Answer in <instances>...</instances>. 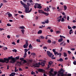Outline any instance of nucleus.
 Returning a JSON list of instances; mask_svg holds the SVG:
<instances>
[{"label":"nucleus","mask_w":76,"mask_h":76,"mask_svg":"<svg viewBox=\"0 0 76 76\" xmlns=\"http://www.w3.org/2000/svg\"><path fill=\"white\" fill-rule=\"evenodd\" d=\"M8 58H4V60L2 59H0V62L4 63L6 62V61H9V60H11L10 61V63L12 64L15 63V59L14 58H13L12 56H11L10 57H8Z\"/></svg>","instance_id":"1"},{"label":"nucleus","mask_w":76,"mask_h":76,"mask_svg":"<svg viewBox=\"0 0 76 76\" xmlns=\"http://www.w3.org/2000/svg\"><path fill=\"white\" fill-rule=\"evenodd\" d=\"M65 70H64L62 68H61V69L58 71V76H71V74H68L67 75L66 74H64V73Z\"/></svg>","instance_id":"2"},{"label":"nucleus","mask_w":76,"mask_h":76,"mask_svg":"<svg viewBox=\"0 0 76 76\" xmlns=\"http://www.w3.org/2000/svg\"><path fill=\"white\" fill-rule=\"evenodd\" d=\"M20 4H22L23 5V6L25 8V12H27L29 10V7H28L27 5H26L23 2H22V1H20Z\"/></svg>","instance_id":"3"},{"label":"nucleus","mask_w":76,"mask_h":76,"mask_svg":"<svg viewBox=\"0 0 76 76\" xmlns=\"http://www.w3.org/2000/svg\"><path fill=\"white\" fill-rule=\"evenodd\" d=\"M41 65V63L40 62H39L38 63H36L35 64H34L33 65V66H34L35 67H37L38 68H39V66Z\"/></svg>","instance_id":"4"},{"label":"nucleus","mask_w":76,"mask_h":76,"mask_svg":"<svg viewBox=\"0 0 76 76\" xmlns=\"http://www.w3.org/2000/svg\"><path fill=\"white\" fill-rule=\"evenodd\" d=\"M28 45V41L27 40H26V44H25L23 46V48H27Z\"/></svg>","instance_id":"5"},{"label":"nucleus","mask_w":76,"mask_h":76,"mask_svg":"<svg viewBox=\"0 0 76 76\" xmlns=\"http://www.w3.org/2000/svg\"><path fill=\"white\" fill-rule=\"evenodd\" d=\"M47 54L48 55V56L50 57V58H52V53H51L50 51H47Z\"/></svg>","instance_id":"6"},{"label":"nucleus","mask_w":76,"mask_h":76,"mask_svg":"<svg viewBox=\"0 0 76 76\" xmlns=\"http://www.w3.org/2000/svg\"><path fill=\"white\" fill-rule=\"evenodd\" d=\"M36 5L37 6V8L39 9H41L42 8V6H41V4H37Z\"/></svg>","instance_id":"7"},{"label":"nucleus","mask_w":76,"mask_h":76,"mask_svg":"<svg viewBox=\"0 0 76 76\" xmlns=\"http://www.w3.org/2000/svg\"><path fill=\"white\" fill-rule=\"evenodd\" d=\"M53 63V62H52V61H50L49 62L48 64L49 65H48V68H50V67L51 65Z\"/></svg>","instance_id":"8"},{"label":"nucleus","mask_w":76,"mask_h":76,"mask_svg":"<svg viewBox=\"0 0 76 76\" xmlns=\"http://www.w3.org/2000/svg\"><path fill=\"white\" fill-rule=\"evenodd\" d=\"M38 12H39V13L43 14V13H44L45 12L42 10H38Z\"/></svg>","instance_id":"9"},{"label":"nucleus","mask_w":76,"mask_h":76,"mask_svg":"<svg viewBox=\"0 0 76 76\" xmlns=\"http://www.w3.org/2000/svg\"><path fill=\"white\" fill-rule=\"evenodd\" d=\"M39 72H45V71L44 69H39Z\"/></svg>","instance_id":"10"},{"label":"nucleus","mask_w":76,"mask_h":76,"mask_svg":"<svg viewBox=\"0 0 76 76\" xmlns=\"http://www.w3.org/2000/svg\"><path fill=\"white\" fill-rule=\"evenodd\" d=\"M54 54L55 56H57V55L58 56L59 55V53L57 52H54Z\"/></svg>","instance_id":"11"},{"label":"nucleus","mask_w":76,"mask_h":76,"mask_svg":"<svg viewBox=\"0 0 76 76\" xmlns=\"http://www.w3.org/2000/svg\"><path fill=\"white\" fill-rule=\"evenodd\" d=\"M54 74H53V73H52V74H50V75H51V76H55V75H56L57 73V72L55 71L54 72Z\"/></svg>","instance_id":"12"},{"label":"nucleus","mask_w":76,"mask_h":76,"mask_svg":"<svg viewBox=\"0 0 76 76\" xmlns=\"http://www.w3.org/2000/svg\"><path fill=\"white\" fill-rule=\"evenodd\" d=\"M63 40V39L61 38L59 39L58 41V42H62Z\"/></svg>","instance_id":"13"},{"label":"nucleus","mask_w":76,"mask_h":76,"mask_svg":"<svg viewBox=\"0 0 76 76\" xmlns=\"http://www.w3.org/2000/svg\"><path fill=\"white\" fill-rule=\"evenodd\" d=\"M10 13L9 12H7V14H8V17H11L12 16V15L11 13Z\"/></svg>","instance_id":"14"},{"label":"nucleus","mask_w":76,"mask_h":76,"mask_svg":"<svg viewBox=\"0 0 76 76\" xmlns=\"http://www.w3.org/2000/svg\"><path fill=\"white\" fill-rule=\"evenodd\" d=\"M43 14H45V15L46 16H48L49 15V14L48 12H43Z\"/></svg>","instance_id":"15"},{"label":"nucleus","mask_w":76,"mask_h":76,"mask_svg":"<svg viewBox=\"0 0 76 76\" xmlns=\"http://www.w3.org/2000/svg\"><path fill=\"white\" fill-rule=\"evenodd\" d=\"M32 60H28V64L31 63L32 62Z\"/></svg>","instance_id":"16"},{"label":"nucleus","mask_w":76,"mask_h":76,"mask_svg":"<svg viewBox=\"0 0 76 76\" xmlns=\"http://www.w3.org/2000/svg\"><path fill=\"white\" fill-rule=\"evenodd\" d=\"M19 56H18V57L17 56L15 58V62L16 60H18L19 59Z\"/></svg>","instance_id":"17"},{"label":"nucleus","mask_w":76,"mask_h":76,"mask_svg":"<svg viewBox=\"0 0 76 76\" xmlns=\"http://www.w3.org/2000/svg\"><path fill=\"white\" fill-rule=\"evenodd\" d=\"M53 72V69H51L50 70V72H49L50 74V75H52V73Z\"/></svg>","instance_id":"18"},{"label":"nucleus","mask_w":76,"mask_h":76,"mask_svg":"<svg viewBox=\"0 0 76 76\" xmlns=\"http://www.w3.org/2000/svg\"><path fill=\"white\" fill-rule=\"evenodd\" d=\"M42 30H40L38 31V34H40L42 33Z\"/></svg>","instance_id":"19"},{"label":"nucleus","mask_w":76,"mask_h":76,"mask_svg":"<svg viewBox=\"0 0 76 76\" xmlns=\"http://www.w3.org/2000/svg\"><path fill=\"white\" fill-rule=\"evenodd\" d=\"M32 8H31V9H30V10L27 11H26V13H30V12H31V11H32Z\"/></svg>","instance_id":"20"},{"label":"nucleus","mask_w":76,"mask_h":76,"mask_svg":"<svg viewBox=\"0 0 76 76\" xmlns=\"http://www.w3.org/2000/svg\"><path fill=\"white\" fill-rule=\"evenodd\" d=\"M40 38H41V39H44L45 37H44L43 35H41L40 36Z\"/></svg>","instance_id":"21"},{"label":"nucleus","mask_w":76,"mask_h":76,"mask_svg":"<svg viewBox=\"0 0 76 76\" xmlns=\"http://www.w3.org/2000/svg\"><path fill=\"white\" fill-rule=\"evenodd\" d=\"M29 48L31 49L32 48V45H31V44H30V45L28 46Z\"/></svg>","instance_id":"22"},{"label":"nucleus","mask_w":76,"mask_h":76,"mask_svg":"<svg viewBox=\"0 0 76 76\" xmlns=\"http://www.w3.org/2000/svg\"><path fill=\"white\" fill-rule=\"evenodd\" d=\"M47 42L48 43H50L51 42V41L50 39H48V40Z\"/></svg>","instance_id":"23"},{"label":"nucleus","mask_w":76,"mask_h":76,"mask_svg":"<svg viewBox=\"0 0 76 76\" xmlns=\"http://www.w3.org/2000/svg\"><path fill=\"white\" fill-rule=\"evenodd\" d=\"M64 56L65 57L67 56V55L66 53H64Z\"/></svg>","instance_id":"24"},{"label":"nucleus","mask_w":76,"mask_h":76,"mask_svg":"<svg viewBox=\"0 0 76 76\" xmlns=\"http://www.w3.org/2000/svg\"><path fill=\"white\" fill-rule=\"evenodd\" d=\"M58 61H63V59L62 58H60L58 60Z\"/></svg>","instance_id":"25"},{"label":"nucleus","mask_w":76,"mask_h":76,"mask_svg":"<svg viewBox=\"0 0 76 76\" xmlns=\"http://www.w3.org/2000/svg\"><path fill=\"white\" fill-rule=\"evenodd\" d=\"M21 32H22V33L23 34H24V32H25V30H24V29H22L21 30Z\"/></svg>","instance_id":"26"},{"label":"nucleus","mask_w":76,"mask_h":76,"mask_svg":"<svg viewBox=\"0 0 76 76\" xmlns=\"http://www.w3.org/2000/svg\"><path fill=\"white\" fill-rule=\"evenodd\" d=\"M67 6H66V5L64 6V10H67Z\"/></svg>","instance_id":"27"},{"label":"nucleus","mask_w":76,"mask_h":76,"mask_svg":"<svg viewBox=\"0 0 76 76\" xmlns=\"http://www.w3.org/2000/svg\"><path fill=\"white\" fill-rule=\"evenodd\" d=\"M30 2L31 5H33V2L32 1V0H30Z\"/></svg>","instance_id":"28"},{"label":"nucleus","mask_w":76,"mask_h":76,"mask_svg":"<svg viewBox=\"0 0 76 76\" xmlns=\"http://www.w3.org/2000/svg\"><path fill=\"white\" fill-rule=\"evenodd\" d=\"M23 64H26V63H27V61L26 60H24L23 61Z\"/></svg>","instance_id":"29"},{"label":"nucleus","mask_w":76,"mask_h":76,"mask_svg":"<svg viewBox=\"0 0 76 76\" xmlns=\"http://www.w3.org/2000/svg\"><path fill=\"white\" fill-rule=\"evenodd\" d=\"M18 69H17L16 67H15V72H18Z\"/></svg>","instance_id":"30"},{"label":"nucleus","mask_w":76,"mask_h":76,"mask_svg":"<svg viewBox=\"0 0 76 76\" xmlns=\"http://www.w3.org/2000/svg\"><path fill=\"white\" fill-rule=\"evenodd\" d=\"M41 65H42V66H45V63L44 62H41Z\"/></svg>","instance_id":"31"},{"label":"nucleus","mask_w":76,"mask_h":76,"mask_svg":"<svg viewBox=\"0 0 76 76\" xmlns=\"http://www.w3.org/2000/svg\"><path fill=\"white\" fill-rule=\"evenodd\" d=\"M19 28H20V29H25V28L24 27V26H22L20 27H19Z\"/></svg>","instance_id":"32"},{"label":"nucleus","mask_w":76,"mask_h":76,"mask_svg":"<svg viewBox=\"0 0 76 76\" xmlns=\"http://www.w3.org/2000/svg\"><path fill=\"white\" fill-rule=\"evenodd\" d=\"M27 5H28V7H29V6H31V4L29 3H27Z\"/></svg>","instance_id":"33"},{"label":"nucleus","mask_w":76,"mask_h":76,"mask_svg":"<svg viewBox=\"0 0 76 76\" xmlns=\"http://www.w3.org/2000/svg\"><path fill=\"white\" fill-rule=\"evenodd\" d=\"M35 73L33 71H31V75H34L35 74Z\"/></svg>","instance_id":"34"},{"label":"nucleus","mask_w":76,"mask_h":76,"mask_svg":"<svg viewBox=\"0 0 76 76\" xmlns=\"http://www.w3.org/2000/svg\"><path fill=\"white\" fill-rule=\"evenodd\" d=\"M61 20V21L62 22H64V21H65V20L64 19V18H62Z\"/></svg>","instance_id":"35"},{"label":"nucleus","mask_w":76,"mask_h":76,"mask_svg":"<svg viewBox=\"0 0 76 76\" xmlns=\"http://www.w3.org/2000/svg\"><path fill=\"white\" fill-rule=\"evenodd\" d=\"M60 37L61 38H65L66 37H64V36H61V35H60Z\"/></svg>","instance_id":"36"},{"label":"nucleus","mask_w":76,"mask_h":76,"mask_svg":"<svg viewBox=\"0 0 76 76\" xmlns=\"http://www.w3.org/2000/svg\"><path fill=\"white\" fill-rule=\"evenodd\" d=\"M12 51L13 52H15V53H17V50L16 49L13 50H12Z\"/></svg>","instance_id":"37"},{"label":"nucleus","mask_w":76,"mask_h":76,"mask_svg":"<svg viewBox=\"0 0 76 76\" xmlns=\"http://www.w3.org/2000/svg\"><path fill=\"white\" fill-rule=\"evenodd\" d=\"M36 41L38 42H41V41L39 39H37Z\"/></svg>","instance_id":"38"},{"label":"nucleus","mask_w":76,"mask_h":76,"mask_svg":"<svg viewBox=\"0 0 76 76\" xmlns=\"http://www.w3.org/2000/svg\"><path fill=\"white\" fill-rule=\"evenodd\" d=\"M28 51V50L27 49H24L25 53H26Z\"/></svg>","instance_id":"39"},{"label":"nucleus","mask_w":76,"mask_h":76,"mask_svg":"<svg viewBox=\"0 0 76 76\" xmlns=\"http://www.w3.org/2000/svg\"><path fill=\"white\" fill-rule=\"evenodd\" d=\"M7 49H8V48H7V47H4V50H7Z\"/></svg>","instance_id":"40"},{"label":"nucleus","mask_w":76,"mask_h":76,"mask_svg":"<svg viewBox=\"0 0 76 76\" xmlns=\"http://www.w3.org/2000/svg\"><path fill=\"white\" fill-rule=\"evenodd\" d=\"M73 64H74L75 65H76V61L75 60L74 62H73Z\"/></svg>","instance_id":"41"},{"label":"nucleus","mask_w":76,"mask_h":76,"mask_svg":"<svg viewBox=\"0 0 76 76\" xmlns=\"http://www.w3.org/2000/svg\"><path fill=\"white\" fill-rule=\"evenodd\" d=\"M61 33V32L59 31H57L56 32V34H60Z\"/></svg>","instance_id":"42"},{"label":"nucleus","mask_w":76,"mask_h":76,"mask_svg":"<svg viewBox=\"0 0 76 76\" xmlns=\"http://www.w3.org/2000/svg\"><path fill=\"white\" fill-rule=\"evenodd\" d=\"M38 18H39L37 16H36L35 19L36 20H38Z\"/></svg>","instance_id":"43"},{"label":"nucleus","mask_w":76,"mask_h":76,"mask_svg":"<svg viewBox=\"0 0 76 76\" xmlns=\"http://www.w3.org/2000/svg\"><path fill=\"white\" fill-rule=\"evenodd\" d=\"M7 26H11V25H10V24H9V23H8L7 24Z\"/></svg>","instance_id":"44"},{"label":"nucleus","mask_w":76,"mask_h":76,"mask_svg":"<svg viewBox=\"0 0 76 76\" xmlns=\"http://www.w3.org/2000/svg\"><path fill=\"white\" fill-rule=\"evenodd\" d=\"M47 12H48L50 11L49 8H48L47 9Z\"/></svg>","instance_id":"45"},{"label":"nucleus","mask_w":76,"mask_h":76,"mask_svg":"<svg viewBox=\"0 0 76 76\" xmlns=\"http://www.w3.org/2000/svg\"><path fill=\"white\" fill-rule=\"evenodd\" d=\"M43 49H47V48L45 46L43 47Z\"/></svg>","instance_id":"46"},{"label":"nucleus","mask_w":76,"mask_h":76,"mask_svg":"<svg viewBox=\"0 0 76 76\" xmlns=\"http://www.w3.org/2000/svg\"><path fill=\"white\" fill-rule=\"evenodd\" d=\"M67 52H68L69 54H70L71 53V52L69 50L67 51Z\"/></svg>","instance_id":"47"},{"label":"nucleus","mask_w":76,"mask_h":76,"mask_svg":"<svg viewBox=\"0 0 76 76\" xmlns=\"http://www.w3.org/2000/svg\"><path fill=\"white\" fill-rule=\"evenodd\" d=\"M68 28L69 29H72L71 27H70V26H68Z\"/></svg>","instance_id":"48"},{"label":"nucleus","mask_w":76,"mask_h":76,"mask_svg":"<svg viewBox=\"0 0 76 76\" xmlns=\"http://www.w3.org/2000/svg\"><path fill=\"white\" fill-rule=\"evenodd\" d=\"M12 74V75H15V72H12V74Z\"/></svg>","instance_id":"49"},{"label":"nucleus","mask_w":76,"mask_h":76,"mask_svg":"<svg viewBox=\"0 0 76 76\" xmlns=\"http://www.w3.org/2000/svg\"><path fill=\"white\" fill-rule=\"evenodd\" d=\"M61 18H60L59 19H58V22H60L61 20Z\"/></svg>","instance_id":"50"},{"label":"nucleus","mask_w":76,"mask_h":76,"mask_svg":"<svg viewBox=\"0 0 76 76\" xmlns=\"http://www.w3.org/2000/svg\"><path fill=\"white\" fill-rule=\"evenodd\" d=\"M76 27L75 26H73L72 28H73V29H75Z\"/></svg>","instance_id":"51"},{"label":"nucleus","mask_w":76,"mask_h":76,"mask_svg":"<svg viewBox=\"0 0 76 76\" xmlns=\"http://www.w3.org/2000/svg\"><path fill=\"white\" fill-rule=\"evenodd\" d=\"M45 23H48V20H47L46 21H45Z\"/></svg>","instance_id":"52"},{"label":"nucleus","mask_w":76,"mask_h":76,"mask_svg":"<svg viewBox=\"0 0 76 76\" xmlns=\"http://www.w3.org/2000/svg\"><path fill=\"white\" fill-rule=\"evenodd\" d=\"M35 54L34 53H31V55H33V56H34L35 55Z\"/></svg>","instance_id":"53"},{"label":"nucleus","mask_w":76,"mask_h":76,"mask_svg":"<svg viewBox=\"0 0 76 76\" xmlns=\"http://www.w3.org/2000/svg\"><path fill=\"white\" fill-rule=\"evenodd\" d=\"M17 64H21V62H19V61H18V62H17Z\"/></svg>","instance_id":"54"},{"label":"nucleus","mask_w":76,"mask_h":76,"mask_svg":"<svg viewBox=\"0 0 76 76\" xmlns=\"http://www.w3.org/2000/svg\"><path fill=\"white\" fill-rule=\"evenodd\" d=\"M52 50L53 51V52H54V53H55L56 52L55 49H53V50Z\"/></svg>","instance_id":"55"},{"label":"nucleus","mask_w":76,"mask_h":76,"mask_svg":"<svg viewBox=\"0 0 76 76\" xmlns=\"http://www.w3.org/2000/svg\"><path fill=\"white\" fill-rule=\"evenodd\" d=\"M20 60L22 61H23L24 60H23V58H20Z\"/></svg>","instance_id":"56"},{"label":"nucleus","mask_w":76,"mask_h":76,"mask_svg":"<svg viewBox=\"0 0 76 76\" xmlns=\"http://www.w3.org/2000/svg\"><path fill=\"white\" fill-rule=\"evenodd\" d=\"M59 55V57H61L62 55V53H60Z\"/></svg>","instance_id":"57"},{"label":"nucleus","mask_w":76,"mask_h":76,"mask_svg":"<svg viewBox=\"0 0 76 76\" xmlns=\"http://www.w3.org/2000/svg\"><path fill=\"white\" fill-rule=\"evenodd\" d=\"M7 38L10 39V35H7Z\"/></svg>","instance_id":"58"},{"label":"nucleus","mask_w":76,"mask_h":76,"mask_svg":"<svg viewBox=\"0 0 76 76\" xmlns=\"http://www.w3.org/2000/svg\"><path fill=\"white\" fill-rule=\"evenodd\" d=\"M18 13H19V14H22V12L20 11H18Z\"/></svg>","instance_id":"59"},{"label":"nucleus","mask_w":76,"mask_h":76,"mask_svg":"<svg viewBox=\"0 0 76 76\" xmlns=\"http://www.w3.org/2000/svg\"><path fill=\"white\" fill-rule=\"evenodd\" d=\"M28 66H25V69H28Z\"/></svg>","instance_id":"60"},{"label":"nucleus","mask_w":76,"mask_h":76,"mask_svg":"<svg viewBox=\"0 0 76 76\" xmlns=\"http://www.w3.org/2000/svg\"><path fill=\"white\" fill-rule=\"evenodd\" d=\"M18 14H15V17H17V15H18Z\"/></svg>","instance_id":"61"},{"label":"nucleus","mask_w":76,"mask_h":76,"mask_svg":"<svg viewBox=\"0 0 76 76\" xmlns=\"http://www.w3.org/2000/svg\"><path fill=\"white\" fill-rule=\"evenodd\" d=\"M19 71H22V69H21V68H19Z\"/></svg>","instance_id":"62"},{"label":"nucleus","mask_w":76,"mask_h":76,"mask_svg":"<svg viewBox=\"0 0 76 76\" xmlns=\"http://www.w3.org/2000/svg\"><path fill=\"white\" fill-rule=\"evenodd\" d=\"M12 44L13 45H16V44L15 43V42H12Z\"/></svg>","instance_id":"63"},{"label":"nucleus","mask_w":76,"mask_h":76,"mask_svg":"<svg viewBox=\"0 0 76 76\" xmlns=\"http://www.w3.org/2000/svg\"><path fill=\"white\" fill-rule=\"evenodd\" d=\"M72 22L75 23H76V21L75 20H73L72 21Z\"/></svg>","instance_id":"64"}]
</instances>
